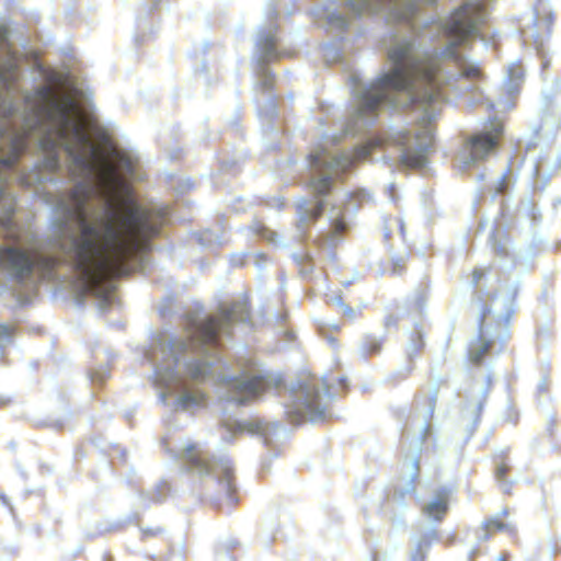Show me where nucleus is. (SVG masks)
Returning <instances> with one entry per match:
<instances>
[{
    "label": "nucleus",
    "instance_id": "nucleus-33",
    "mask_svg": "<svg viewBox=\"0 0 561 561\" xmlns=\"http://www.w3.org/2000/svg\"><path fill=\"white\" fill-rule=\"evenodd\" d=\"M387 191L389 192V198L392 201L394 199V184L393 183H390L389 186L387 187Z\"/></svg>",
    "mask_w": 561,
    "mask_h": 561
},
{
    "label": "nucleus",
    "instance_id": "nucleus-34",
    "mask_svg": "<svg viewBox=\"0 0 561 561\" xmlns=\"http://www.w3.org/2000/svg\"><path fill=\"white\" fill-rule=\"evenodd\" d=\"M394 224L398 227V229L400 230V233H403V228H404L403 221L401 219H396Z\"/></svg>",
    "mask_w": 561,
    "mask_h": 561
},
{
    "label": "nucleus",
    "instance_id": "nucleus-23",
    "mask_svg": "<svg viewBox=\"0 0 561 561\" xmlns=\"http://www.w3.org/2000/svg\"><path fill=\"white\" fill-rule=\"evenodd\" d=\"M328 18L329 22L339 28H345L348 26L347 19L341 12H331Z\"/></svg>",
    "mask_w": 561,
    "mask_h": 561
},
{
    "label": "nucleus",
    "instance_id": "nucleus-25",
    "mask_svg": "<svg viewBox=\"0 0 561 561\" xmlns=\"http://www.w3.org/2000/svg\"><path fill=\"white\" fill-rule=\"evenodd\" d=\"M416 334H417V341H412L411 343L408 344V351H409L410 355H413L414 353H416L417 350L420 347H422V345H423L422 332L417 331Z\"/></svg>",
    "mask_w": 561,
    "mask_h": 561
},
{
    "label": "nucleus",
    "instance_id": "nucleus-21",
    "mask_svg": "<svg viewBox=\"0 0 561 561\" xmlns=\"http://www.w3.org/2000/svg\"><path fill=\"white\" fill-rule=\"evenodd\" d=\"M488 351H489V342L481 341L477 347L472 346L470 348V352H469L470 360L473 363H477V364L480 363Z\"/></svg>",
    "mask_w": 561,
    "mask_h": 561
},
{
    "label": "nucleus",
    "instance_id": "nucleus-8",
    "mask_svg": "<svg viewBox=\"0 0 561 561\" xmlns=\"http://www.w3.org/2000/svg\"><path fill=\"white\" fill-rule=\"evenodd\" d=\"M368 149L365 147L357 148L352 153L343 152L341 154L332 153L328 149H317L310 154V167L322 168L330 171H344L353 162V160L364 159L368 156Z\"/></svg>",
    "mask_w": 561,
    "mask_h": 561
},
{
    "label": "nucleus",
    "instance_id": "nucleus-12",
    "mask_svg": "<svg viewBox=\"0 0 561 561\" xmlns=\"http://www.w3.org/2000/svg\"><path fill=\"white\" fill-rule=\"evenodd\" d=\"M506 515V511H502L494 517L486 519L474 530V537L478 542L485 541L489 536L497 530L503 533H513V526L502 519Z\"/></svg>",
    "mask_w": 561,
    "mask_h": 561
},
{
    "label": "nucleus",
    "instance_id": "nucleus-35",
    "mask_svg": "<svg viewBox=\"0 0 561 561\" xmlns=\"http://www.w3.org/2000/svg\"><path fill=\"white\" fill-rule=\"evenodd\" d=\"M392 232V228L389 226L387 221H385V237L389 238V234Z\"/></svg>",
    "mask_w": 561,
    "mask_h": 561
},
{
    "label": "nucleus",
    "instance_id": "nucleus-22",
    "mask_svg": "<svg viewBox=\"0 0 561 561\" xmlns=\"http://www.w3.org/2000/svg\"><path fill=\"white\" fill-rule=\"evenodd\" d=\"M560 87H561L560 81L556 80V82L550 88H546L543 90L542 98H543L545 112L549 110L550 104L552 102V98L559 92Z\"/></svg>",
    "mask_w": 561,
    "mask_h": 561
},
{
    "label": "nucleus",
    "instance_id": "nucleus-11",
    "mask_svg": "<svg viewBox=\"0 0 561 561\" xmlns=\"http://www.w3.org/2000/svg\"><path fill=\"white\" fill-rule=\"evenodd\" d=\"M553 22V12L549 1L539 0L535 5V36L537 38L550 33Z\"/></svg>",
    "mask_w": 561,
    "mask_h": 561
},
{
    "label": "nucleus",
    "instance_id": "nucleus-16",
    "mask_svg": "<svg viewBox=\"0 0 561 561\" xmlns=\"http://www.w3.org/2000/svg\"><path fill=\"white\" fill-rule=\"evenodd\" d=\"M297 213L299 215V221L306 224L310 219L317 217L323 208L322 202H311L305 197H299L296 202Z\"/></svg>",
    "mask_w": 561,
    "mask_h": 561
},
{
    "label": "nucleus",
    "instance_id": "nucleus-19",
    "mask_svg": "<svg viewBox=\"0 0 561 561\" xmlns=\"http://www.w3.org/2000/svg\"><path fill=\"white\" fill-rule=\"evenodd\" d=\"M408 470H409L408 481L405 483V486L402 488L400 491L402 495L415 492L414 481L417 479L419 472H420V458L417 456L410 458L409 463H408Z\"/></svg>",
    "mask_w": 561,
    "mask_h": 561
},
{
    "label": "nucleus",
    "instance_id": "nucleus-39",
    "mask_svg": "<svg viewBox=\"0 0 561 561\" xmlns=\"http://www.w3.org/2000/svg\"><path fill=\"white\" fill-rule=\"evenodd\" d=\"M489 385L485 388H482L480 393L483 400H485L486 392H488Z\"/></svg>",
    "mask_w": 561,
    "mask_h": 561
},
{
    "label": "nucleus",
    "instance_id": "nucleus-3",
    "mask_svg": "<svg viewBox=\"0 0 561 561\" xmlns=\"http://www.w3.org/2000/svg\"><path fill=\"white\" fill-rule=\"evenodd\" d=\"M434 3L435 0H345V7L355 18L387 11L389 20L408 22L412 27L421 7Z\"/></svg>",
    "mask_w": 561,
    "mask_h": 561
},
{
    "label": "nucleus",
    "instance_id": "nucleus-32",
    "mask_svg": "<svg viewBox=\"0 0 561 561\" xmlns=\"http://www.w3.org/2000/svg\"><path fill=\"white\" fill-rule=\"evenodd\" d=\"M106 370H103L102 373L95 371L91 375V379L93 381H102L105 378Z\"/></svg>",
    "mask_w": 561,
    "mask_h": 561
},
{
    "label": "nucleus",
    "instance_id": "nucleus-40",
    "mask_svg": "<svg viewBox=\"0 0 561 561\" xmlns=\"http://www.w3.org/2000/svg\"><path fill=\"white\" fill-rule=\"evenodd\" d=\"M486 317H488V316H486V312L484 311V312L482 313V316H481V318H482V319H481V323H480L481 329L483 328V324H484V322H485V320H486Z\"/></svg>",
    "mask_w": 561,
    "mask_h": 561
},
{
    "label": "nucleus",
    "instance_id": "nucleus-10",
    "mask_svg": "<svg viewBox=\"0 0 561 561\" xmlns=\"http://www.w3.org/2000/svg\"><path fill=\"white\" fill-rule=\"evenodd\" d=\"M524 81V69L518 61H513L508 65L506 76L504 77L503 87L507 91L506 99L500 98L491 102L490 107L497 108V111H505L513 107L514 103L512 96L518 91L519 85Z\"/></svg>",
    "mask_w": 561,
    "mask_h": 561
},
{
    "label": "nucleus",
    "instance_id": "nucleus-5",
    "mask_svg": "<svg viewBox=\"0 0 561 561\" xmlns=\"http://www.w3.org/2000/svg\"><path fill=\"white\" fill-rule=\"evenodd\" d=\"M215 382H219L226 389L227 393L224 397L228 401L242 404L260 396L273 383V380H270V377L250 375L243 371L239 376L218 375Z\"/></svg>",
    "mask_w": 561,
    "mask_h": 561
},
{
    "label": "nucleus",
    "instance_id": "nucleus-41",
    "mask_svg": "<svg viewBox=\"0 0 561 561\" xmlns=\"http://www.w3.org/2000/svg\"><path fill=\"white\" fill-rule=\"evenodd\" d=\"M9 401V399L2 394H0V405L5 404Z\"/></svg>",
    "mask_w": 561,
    "mask_h": 561
},
{
    "label": "nucleus",
    "instance_id": "nucleus-47",
    "mask_svg": "<svg viewBox=\"0 0 561 561\" xmlns=\"http://www.w3.org/2000/svg\"><path fill=\"white\" fill-rule=\"evenodd\" d=\"M264 84L267 87L268 85V79L265 80Z\"/></svg>",
    "mask_w": 561,
    "mask_h": 561
},
{
    "label": "nucleus",
    "instance_id": "nucleus-24",
    "mask_svg": "<svg viewBox=\"0 0 561 561\" xmlns=\"http://www.w3.org/2000/svg\"><path fill=\"white\" fill-rule=\"evenodd\" d=\"M12 336V328L7 324L0 323V355L4 346L10 342Z\"/></svg>",
    "mask_w": 561,
    "mask_h": 561
},
{
    "label": "nucleus",
    "instance_id": "nucleus-26",
    "mask_svg": "<svg viewBox=\"0 0 561 561\" xmlns=\"http://www.w3.org/2000/svg\"><path fill=\"white\" fill-rule=\"evenodd\" d=\"M482 407H483V400H479L478 402H476L474 404H471L468 408V409H470V413L472 415H474V422L477 421L478 415H479L480 411L482 410Z\"/></svg>",
    "mask_w": 561,
    "mask_h": 561
},
{
    "label": "nucleus",
    "instance_id": "nucleus-44",
    "mask_svg": "<svg viewBox=\"0 0 561 561\" xmlns=\"http://www.w3.org/2000/svg\"><path fill=\"white\" fill-rule=\"evenodd\" d=\"M324 394L328 396L330 399H332V397L329 392V388H324Z\"/></svg>",
    "mask_w": 561,
    "mask_h": 561
},
{
    "label": "nucleus",
    "instance_id": "nucleus-29",
    "mask_svg": "<svg viewBox=\"0 0 561 561\" xmlns=\"http://www.w3.org/2000/svg\"><path fill=\"white\" fill-rule=\"evenodd\" d=\"M482 276H483L482 271H480L479 268L474 270L472 273L471 286H476L479 283V280L482 278Z\"/></svg>",
    "mask_w": 561,
    "mask_h": 561
},
{
    "label": "nucleus",
    "instance_id": "nucleus-37",
    "mask_svg": "<svg viewBox=\"0 0 561 561\" xmlns=\"http://www.w3.org/2000/svg\"><path fill=\"white\" fill-rule=\"evenodd\" d=\"M422 432H423V437H425L427 435V433L430 432V426L424 424L422 426Z\"/></svg>",
    "mask_w": 561,
    "mask_h": 561
},
{
    "label": "nucleus",
    "instance_id": "nucleus-36",
    "mask_svg": "<svg viewBox=\"0 0 561 561\" xmlns=\"http://www.w3.org/2000/svg\"><path fill=\"white\" fill-rule=\"evenodd\" d=\"M163 497V493L162 492H156L153 495H152V501H156V502H159L161 501Z\"/></svg>",
    "mask_w": 561,
    "mask_h": 561
},
{
    "label": "nucleus",
    "instance_id": "nucleus-43",
    "mask_svg": "<svg viewBox=\"0 0 561 561\" xmlns=\"http://www.w3.org/2000/svg\"><path fill=\"white\" fill-rule=\"evenodd\" d=\"M542 121H543V126H542V127L548 128V127H549V121H548V118H547V117H543V118H542Z\"/></svg>",
    "mask_w": 561,
    "mask_h": 561
},
{
    "label": "nucleus",
    "instance_id": "nucleus-38",
    "mask_svg": "<svg viewBox=\"0 0 561 561\" xmlns=\"http://www.w3.org/2000/svg\"><path fill=\"white\" fill-rule=\"evenodd\" d=\"M333 302L341 309V302H344L341 297H335Z\"/></svg>",
    "mask_w": 561,
    "mask_h": 561
},
{
    "label": "nucleus",
    "instance_id": "nucleus-17",
    "mask_svg": "<svg viewBox=\"0 0 561 561\" xmlns=\"http://www.w3.org/2000/svg\"><path fill=\"white\" fill-rule=\"evenodd\" d=\"M204 402V394L201 392L184 391L174 400V409L188 411L201 407Z\"/></svg>",
    "mask_w": 561,
    "mask_h": 561
},
{
    "label": "nucleus",
    "instance_id": "nucleus-45",
    "mask_svg": "<svg viewBox=\"0 0 561 561\" xmlns=\"http://www.w3.org/2000/svg\"><path fill=\"white\" fill-rule=\"evenodd\" d=\"M503 560H504V558H503V557H499V558L496 559V561H503Z\"/></svg>",
    "mask_w": 561,
    "mask_h": 561
},
{
    "label": "nucleus",
    "instance_id": "nucleus-18",
    "mask_svg": "<svg viewBox=\"0 0 561 561\" xmlns=\"http://www.w3.org/2000/svg\"><path fill=\"white\" fill-rule=\"evenodd\" d=\"M228 431L231 433L248 431L252 434L267 435L268 427L267 424L262 422L242 421L231 424Z\"/></svg>",
    "mask_w": 561,
    "mask_h": 561
},
{
    "label": "nucleus",
    "instance_id": "nucleus-13",
    "mask_svg": "<svg viewBox=\"0 0 561 561\" xmlns=\"http://www.w3.org/2000/svg\"><path fill=\"white\" fill-rule=\"evenodd\" d=\"M447 495L439 493L422 506V516L430 524L439 522L447 512Z\"/></svg>",
    "mask_w": 561,
    "mask_h": 561
},
{
    "label": "nucleus",
    "instance_id": "nucleus-46",
    "mask_svg": "<svg viewBox=\"0 0 561 561\" xmlns=\"http://www.w3.org/2000/svg\"><path fill=\"white\" fill-rule=\"evenodd\" d=\"M417 450H421V443H417Z\"/></svg>",
    "mask_w": 561,
    "mask_h": 561
},
{
    "label": "nucleus",
    "instance_id": "nucleus-6",
    "mask_svg": "<svg viewBox=\"0 0 561 561\" xmlns=\"http://www.w3.org/2000/svg\"><path fill=\"white\" fill-rule=\"evenodd\" d=\"M181 458L184 460L187 470L199 476L214 474L226 482L227 490H230L232 467L227 458H220L216 462H210L197 447L191 442L183 443L181 448Z\"/></svg>",
    "mask_w": 561,
    "mask_h": 561
},
{
    "label": "nucleus",
    "instance_id": "nucleus-30",
    "mask_svg": "<svg viewBox=\"0 0 561 561\" xmlns=\"http://www.w3.org/2000/svg\"><path fill=\"white\" fill-rule=\"evenodd\" d=\"M0 504L3 505V506H8L10 512L13 511L12 505L10 503V500L1 491H0Z\"/></svg>",
    "mask_w": 561,
    "mask_h": 561
},
{
    "label": "nucleus",
    "instance_id": "nucleus-31",
    "mask_svg": "<svg viewBox=\"0 0 561 561\" xmlns=\"http://www.w3.org/2000/svg\"><path fill=\"white\" fill-rule=\"evenodd\" d=\"M505 471H506V466L505 465H499L496 467V478L497 480H502L504 478V474H505Z\"/></svg>",
    "mask_w": 561,
    "mask_h": 561
},
{
    "label": "nucleus",
    "instance_id": "nucleus-28",
    "mask_svg": "<svg viewBox=\"0 0 561 561\" xmlns=\"http://www.w3.org/2000/svg\"><path fill=\"white\" fill-rule=\"evenodd\" d=\"M341 311L344 316L348 317L350 319H353L355 317V311L353 308L347 306L345 302H341Z\"/></svg>",
    "mask_w": 561,
    "mask_h": 561
},
{
    "label": "nucleus",
    "instance_id": "nucleus-4",
    "mask_svg": "<svg viewBox=\"0 0 561 561\" xmlns=\"http://www.w3.org/2000/svg\"><path fill=\"white\" fill-rule=\"evenodd\" d=\"M503 131L504 127L496 118L485 122L482 128L472 136L459 151L458 159L460 163L465 167H470L477 161L484 159L495 149Z\"/></svg>",
    "mask_w": 561,
    "mask_h": 561
},
{
    "label": "nucleus",
    "instance_id": "nucleus-1",
    "mask_svg": "<svg viewBox=\"0 0 561 561\" xmlns=\"http://www.w3.org/2000/svg\"><path fill=\"white\" fill-rule=\"evenodd\" d=\"M486 14L482 2L474 0L442 19L435 28L443 31L449 43L440 51L416 43L414 37L393 36L388 48L389 70L370 83L356 78L353 80L356 100L351 130L370 125L383 107L416 104L419 125L399 133L396 141L402 164L412 168L424 165L433 144L430 124L436 118L445 99L442 87L472 91L482 80L478 62L467 59L457 46L477 38Z\"/></svg>",
    "mask_w": 561,
    "mask_h": 561
},
{
    "label": "nucleus",
    "instance_id": "nucleus-20",
    "mask_svg": "<svg viewBox=\"0 0 561 561\" xmlns=\"http://www.w3.org/2000/svg\"><path fill=\"white\" fill-rule=\"evenodd\" d=\"M331 186V175L329 173L323 174L319 179H313L310 183V187L314 193L316 197L327 194Z\"/></svg>",
    "mask_w": 561,
    "mask_h": 561
},
{
    "label": "nucleus",
    "instance_id": "nucleus-7",
    "mask_svg": "<svg viewBox=\"0 0 561 561\" xmlns=\"http://www.w3.org/2000/svg\"><path fill=\"white\" fill-rule=\"evenodd\" d=\"M288 415L297 421L318 423L323 420L325 407L321 403V393L317 386L306 382L299 386L297 400L288 408Z\"/></svg>",
    "mask_w": 561,
    "mask_h": 561
},
{
    "label": "nucleus",
    "instance_id": "nucleus-15",
    "mask_svg": "<svg viewBox=\"0 0 561 561\" xmlns=\"http://www.w3.org/2000/svg\"><path fill=\"white\" fill-rule=\"evenodd\" d=\"M488 313L489 314L493 313V319L496 322H501V321L507 322L513 313L512 299L511 298L502 299L501 297L494 296L491 299L490 309L488 310Z\"/></svg>",
    "mask_w": 561,
    "mask_h": 561
},
{
    "label": "nucleus",
    "instance_id": "nucleus-14",
    "mask_svg": "<svg viewBox=\"0 0 561 561\" xmlns=\"http://www.w3.org/2000/svg\"><path fill=\"white\" fill-rule=\"evenodd\" d=\"M256 44H257L259 49L261 50L262 61L267 60L272 57H275L276 56L275 28L268 27V30H266L264 32H259Z\"/></svg>",
    "mask_w": 561,
    "mask_h": 561
},
{
    "label": "nucleus",
    "instance_id": "nucleus-9",
    "mask_svg": "<svg viewBox=\"0 0 561 561\" xmlns=\"http://www.w3.org/2000/svg\"><path fill=\"white\" fill-rule=\"evenodd\" d=\"M351 201L344 205V202L335 203L328 211V218L334 232H341L348 227V217L354 213L356 202L370 199V194L366 191H359L350 196Z\"/></svg>",
    "mask_w": 561,
    "mask_h": 561
},
{
    "label": "nucleus",
    "instance_id": "nucleus-42",
    "mask_svg": "<svg viewBox=\"0 0 561 561\" xmlns=\"http://www.w3.org/2000/svg\"><path fill=\"white\" fill-rule=\"evenodd\" d=\"M270 112L271 114L275 113V104L273 102L270 103Z\"/></svg>",
    "mask_w": 561,
    "mask_h": 561
},
{
    "label": "nucleus",
    "instance_id": "nucleus-27",
    "mask_svg": "<svg viewBox=\"0 0 561 561\" xmlns=\"http://www.w3.org/2000/svg\"><path fill=\"white\" fill-rule=\"evenodd\" d=\"M369 342V345L368 346H363V350L364 351H367V352H376L379 350V342L377 339L375 337H371V339H368Z\"/></svg>",
    "mask_w": 561,
    "mask_h": 561
},
{
    "label": "nucleus",
    "instance_id": "nucleus-2",
    "mask_svg": "<svg viewBox=\"0 0 561 561\" xmlns=\"http://www.w3.org/2000/svg\"><path fill=\"white\" fill-rule=\"evenodd\" d=\"M248 319L247 302L239 299L216 316L194 321L187 341L161 339L150 355L154 362V382L161 389L160 402L168 403L169 397L182 388L185 376L195 380H205L211 376V347L218 334L227 332L232 323L245 322Z\"/></svg>",
    "mask_w": 561,
    "mask_h": 561
}]
</instances>
